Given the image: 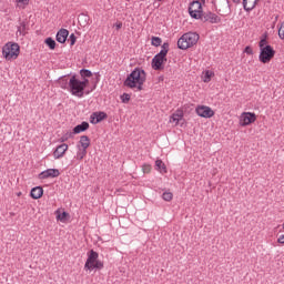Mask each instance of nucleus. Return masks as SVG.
I'll return each instance as SVG.
<instances>
[{
  "instance_id": "f257e3e1",
  "label": "nucleus",
  "mask_w": 284,
  "mask_h": 284,
  "mask_svg": "<svg viewBox=\"0 0 284 284\" xmlns=\"http://www.w3.org/2000/svg\"><path fill=\"white\" fill-rule=\"evenodd\" d=\"M146 74L143 69L135 68L125 79L124 85L131 90L141 92L143 90V83H145Z\"/></svg>"
},
{
  "instance_id": "f03ea898",
  "label": "nucleus",
  "mask_w": 284,
  "mask_h": 284,
  "mask_svg": "<svg viewBox=\"0 0 284 284\" xmlns=\"http://www.w3.org/2000/svg\"><path fill=\"white\" fill-rule=\"evenodd\" d=\"M168 52H170V43L164 42L161 47V51L154 55L152 60L153 70L163 69V63L168 61Z\"/></svg>"
},
{
  "instance_id": "7ed1b4c3",
  "label": "nucleus",
  "mask_w": 284,
  "mask_h": 284,
  "mask_svg": "<svg viewBox=\"0 0 284 284\" xmlns=\"http://www.w3.org/2000/svg\"><path fill=\"white\" fill-rule=\"evenodd\" d=\"M199 39L200 37L196 32L184 33L178 40V48L180 50H187V48H192V45H196V43H199Z\"/></svg>"
},
{
  "instance_id": "20e7f679",
  "label": "nucleus",
  "mask_w": 284,
  "mask_h": 284,
  "mask_svg": "<svg viewBox=\"0 0 284 284\" xmlns=\"http://www.w3.org/2000/svg\"><path fill=\"white\" fill-rule=\"evenodd\" d=\"M20 47L18 43L8 42L2 48V54L7 61H14L19 57Z\"/></svg>"
},
{
  "instance_id": "39448f33",
  "label": "nucleus",
  "mask_w": 284,
  "mask_h": 284,
  "mask_svg": "<svg viewBox=\"0 0 284 284\" xmlns=\"http://www.w3.org/2000/svg\"><path fill=\"white\" fill-rule=\"evenodd\" d=\"M84 90L81 80L77 79V75H72L69 80V92L78 99H83Z\"/></svg>"
},
{
  "instance_id": "423d86ee",
  "label": "nucleus",
  "mask_w": 284,
  "mask_h": 284,
  "mask_svg": "<svg viewBox=\"0 0 284 284\" xmlns=\"http://www.w3.org/2000/svg\"><path fill=\"white\" fill-rule=\"evenodd\" d=\"M260 50V61L262 63H270L272 59H274V55L276 54V51H274L272 45H266L265 48H262Z\"/></svg>"
},
{
  "instance_id": "0eeeda50",
  "label": "nucleus",
  "mask_w": 284,
  "mask_h": 284,
  "mask_svg": "<svg viewBox=\"0 0 284 284\" xmlns=\"http://www.w3.org/2000/svg\"><path fill=\"white\" fill-rule=\"evenodd\" d=\"M189 14L192 19H201L203 17V4L200 1H193L189 7Z\"/></svg>"
},
{
  "instance_id": "6e6552de",
  "label": "nucleus",
  "mask_w": 284,
  "mask_h": 284,
  "mask_svg": "<svg viewBox=\"0 0 284 284\" xmlns=\"http://www.w3.org/2000/svg\"><path fill=\"white\" fill-rule=\"evenodd\" d=\"M197 116H202V119H212L214 116V111L210 106L200 105L195 109Z\"/></svg>"
},
{
  "instance_id": "1a4fd4ad",
  "label": "nucleus",
  "mask_w": 284,
  "mask_h": 284,
  "mask_svg": "<svg viewBox=\"0 0 284 284\" xmlns=\"http://www.w3.org/2000/svg\"><path fill=\"white\" fill-rule=\"evenodd\" d=\"M254 121H256V114L252 112H244L240 116V125L243 128H245V125H251Z\"/></svg>"
},
{
  "instance_id": "9d476101",
  "label": "nucleus",
  "mask_w": 284,
  "mask_h": 284,
  "mask_svg": "<svg viewBox=\"0 0 284 284\" xmlns=\"http://www.w3.org/2000/svg\"><path fill=\"white\" fill-rule=\"evenodd\" d=\"M99 260V253L94 252V250H91L88 254L87 262L84 264V270H94V262Z\"/></svg>"
},
{
  "instance_id": "9b49d317",
  "label": "nucleus",
  "mask_w": 284,
  "mask_h": 284,
  "mask_svg": "<svg viewBox=\"0 0 284 284\" xmlns=\"http://www.w3.org/2000/svg\"><path fill=\"white\" fill-rule=\"evenodd\" d=\"M60 174L58 169H48L39 174V179H57Z\"/></svg>"
},
{
  "instance_id": "f8f14e48",
  "label": "nucleus",
  "mask_w": 284,
  "mask_h": 284,
  "mask_svg": "<svg viewBox=\"0 0 284 284\" xmlns=\"http://www.w3.org/2000/svg\"><path fill=\"white\" fill-rule=\"evenodd\" d=\"M200 19H202V21H209V23H219V21H221L219 16H216V13H212V12L202 14V17Z\"/></svg>"
},
{
  "instance_id": "ddd939ff",
  "label": "nucleus",
  "mask_w": 284,
  "mask_h": 284,
  "mask_svg": "<svg viewBox=\"0 0 284 284\" xmlns=\"http://www.w3.org/2000/svg\"><path fill=\"white\" fill-rule=\"evenodd\" d=\"M105 116H108L105 112H94L91 114L90 121L93 125H97V123H101Z\"/></svg>"
},
{
  "instance_id": "4468645a",
  "label": "nucleus",
  "mask_w": 284,
  "mask_h": 284,
  "mask_svg": "<svg viewBox=\"0 0 284 284\" xmlns=\"http://www.w3.org/2000/svg\"><path fill=\"white\" fill-rule=\"evenodd\" d=\"M69 34L70 31H68V29H60L55 36L58 43H65V41H68Z\"/></svg>"
},
{
  "instance_id": "2eb2a0df",
  "label": "nucleus",
  "mask_w": 284,
  "mask_h": 284,
  "mask_svg": "<svg viewBox=\"0 0 284 284\" xmlns=\"http://www.w3.org/2000/svg\"><path fill=\"white\" fill-rule=\"evenodd\" d=\"M68 152V144L63 143L57 146V149L53 152L54 159H62V156Z\"/></svg>"
},
{
  "instance_id": "dca6fc26",
  "label": "nucleus",
  "mask_w": 284,
  "mask_h": 284,
  "mask_svg": "<svg viewBox=\"0 0 284 284\" xmlns=\"http://www.w3.org/2000/svg\"><path fill=\"white\" fill-rule=\"evenodd\" d=\"M256 3H258V0H243V8L246 12H250L256 8Z\"/></svg>"
},
{
  "instance_id": "f3484780",
  "label": "nucleus",
  "mask_w": 284,
  "mask_h": 284,
  "mask_svg": "<svg viewBox=\"0 0 284 284\" xmlns=\"http://www.w3.org/2000/svg\"><path fill=\"white\" fill-rule=\"evenodd\" d=\"M180 121H183V111H178L170 118V123H174V125H179Z\"/></svg>"
},
{
  "instance_id": "a211bd4d",
  "label": "nucleus",
  "mask_w": 284,
  "mask_h": 284,
  "mask_svg": "<svg viewBox=\"0 0 284 284\" xmlns=\"http://www.w3.org/2000/svg\"><path fill=\"white\" fill-rule=\"evenodd\" d=\"M77 154H75V159L77 161H83V159H85V155L88 154V149H81V145H77Z\"/></svg>"
},
{
  "instance_id": "6ab92c4d",
  "label": "nucleus",
  "mask_w": 284,
  "mask_h": 284,
  "mask_svg": "<svg viewBox=\"0 0 284 284\" xmlns=\"http://www.w3.org/2000/svg\"><path fill=\"white\" fill-rule=\"evenodd\" d=\"M88 128H90V123H88V122H82L81 124H78V125L73 129V134H81V132H85V130H88Z\"/></svg>"
},
{
  "instance_id": "aec40b11",
  "label": "nucleus",
  "mask_w": 284,
  "mask_h": 284,
  "mask_svg": "<svg viewBox=\"0 0 284 284\" xmlns=\"http://www.w3.org/2000/svg\"><path fill=\"white\" fill-rule=\"evenodd\" d=\"M31 199H41L43 196V189L41 186H36L31 190Z\"/></svg>"
},
{
  "instance_id": "412c9836",
  "label": "nucleus",
  "mask_w": 284,
  "mask_h": 284,
  "mask_svg": "<svg viewBox=\"0 0 284 284\" xmlns=\"http://www.w3.org/2000/svg\"><path fill=\"white\" fill-rule=\"evenodd\" d=\"M80 148L82 150H88V148H90V138H88L87 135H82L80 138Z\"/></svg>"
},
{
  "instance_id": "4be33fe9",
  "label": "nucleus",
  "mask_w": 284,
  "mask_h": 284,
  "mask_svg": "<svg viewBox=\"0 0 284 284\" xmlns=\"http://www.w3.org/2000/svg\"><path fill=\"white\" fill-rule=\"evenodd\" d=\"M155 168L156 170H159L161 174H165V172H168V169L165 168V163H163V161L161 160L155 161Z\"/></svg>"
},
{
  "instance_id": "5701e85b",
  "label": "nucleus",
  "mask_w": 284,
  "mask_h": 284,
  "mask_svg": "<svg viewBox=\"0 0 284 284\" xmlns=\"http://www.w3.org/2000/svg\"><path fill=\"white\" fill-rule=\"evenodd\" d=\"M55 214H57L58 221H61V223H65V221H68V216H70V214H68V212L61 213L60 211H57Z\"/></svg>"
},
{
  "instance_id": "b1692460",
  "label": "nucleus",
  "mask_w": 284,
  "mask_h": 284,
  "mask_svg": "<svg viewBox=\"0 0 284 284\" xmlns=\"http://www.w3.org/2000/svg\"><path fill=\"white\" fill-rule=\"evenodd\" d=\"M17 8H20L21 10H26V7L29 6L30 0H16Z\"/></svg>"
},
{
  "instance_id": "393cba45",
  "label": "nucleus",
  "mask_w": 284,
  "mask_h": 284,
  "mask_svg": "<svg viewBox=\"0 0 284 284\" xmlns=\"http://www.w3.org/2000/svg\"><path fill=\"white\" fill-rule=\"evenodd\" d=\"M17 34L20 37H26V22H20L18 27Z\"/></svg>"
},
{
  "instance_id": "a878e982",
  "label": "nucleus",
  "mask_w": 284,
  "mask_h": 284,
  "mask_svg": "<svg viewBox=\"0 0 284 284\" xmlns=\"http://www.w3.org/2000/svg\"><path fill=\"white\" fill-rule=\"evenodd\" d=\"M44 43H47V45L50 48V50H54V48H57V41H54V39H52V38H47L44 40Z\"/></svg>"
},
{
  "instance_id": "bb28decb",
  "label": "nucleus",
  "mask_w": 284,
  "mask_h": 284,
  "mask_svg": "<svg viewBox=\"0 0 284 284\" xmlns=\"http://www.w3.org/2000/svg\"><path fill=\"white\" fill-rule=\"evenodd\" d=\"M212 77H214V73L212 71H205L202 79L204 83H210V81H212Z\"/></svg>"
},
{
  "instance_id": "cd10ccee",
  "label": "nucleus",
  "mask_w": 284,
  "mask_h": 284,
  "mask_svg": "<svg viewBox=\"0 0 284 284\" xmlns=\"http://www.w3.org/2000/svg\"><path fill=\"white\" fill-rule=\"evenodd\" d=\"M161 43H163V40H161V38H159V37L151 38V44L154 45L155 48H159V45H161Z\"/></svg>"
},
{
  "instance_id": "c85d7f7f",
  "label": "nucleus",
  "mask_w": 284,
  "mask_h": 284,
  "mask_svg": "<svg viewBox=\"0 0 284 284\" xmlns=\"http://www.w3.org/2000/svg\"><path fill=\"white\" fill-rule=\"evenodd\" d=\"M80 77H82V79H88V78L92 77V71H90L88 69H82V70H80Z\"/></svg>"
},
{
  "instance_id": "c756f323",
  "label": "nucleus",
  "mask_w": 284,
  "mask_h": 284,
  "mask_svg": "<svg viewBox=\"0 0 284 284\" xmlns=\"http://www.w3.org/2000/svg\"><path fill=\"white\" fill-rule=\"evenodd\" d=\"M173 197H174V195L172 194V192H164L162 194L163 201H172Z\"/></svg>"
},
{
  "instance_id": "7c9ffc66",
  "label": "nucleus",
  "mask_w": 284,
  "mask_h": 284,
  "mask_svg": "<svg viewBox=\"0 0 284 284\" xmlns=\"http://www.w3.org/2000/svg\"><path fill=\"white\" fill-rule=\"evenodd\" d=\"M59 83H60V88H62V90H68L69 91L70 82H67L64 79H61L59 81Z\"/></svg>"
},
{
  "instance_id": "2f4dec72",
  "label": "nucleus",
  "mask_w": 284,
  "mask_h": 284,
  "mask_svg": "<svg viewBox=\"0 0 284 284\" xmlns=\"http://www.w3.org/2000/svg\"><path fill=\"white\" fill-rule=\"evenodd\" d=\"M130 99H131V97H130L129 93H123V94L121 95V101H122V103H129V102H130Z\"/></svg>"
},
{
  "instance_id": "473e14b6",
  "label": "nucleus",
  "mask_w": 284,
  "mask_h": 284,
  "mask_svg": "<svg viewBox=\"0 0 284 284\" xmlns=\"http://www.w3.org/2000/svg\"><path fill=\"white\" fill-rule=\"evenodd\" d=\"M93 270H103V262L101 261H95L93 264Z\"/></svg>"
},
{
  "instance_id": "72a5a7b5",
  "label": "nucleus",
  "mask_w": 284,
  "mask_h": 284,
  "mask_svg": "<svg viewBox=\"0 0 284 284\" xmlns=\"http://www.w3.org/2000/svg\"><path fill=\"white\" fill-rule=\"evenodd\" d=\"M278 37L280 39H284V21L281 23L280 28H278Z\"/></svg>"
},
{
  "instance_id": "f704fd0d",
  "label": "nucleus",
  "mask_w": 284,
  "mask_h": 284,
  "mask_svg": "<svg viewBox=\"0 0 284 284\" xmlns=\"http://www.w3.org/2000/svg\"><path fill=\"white\" fill-rule=\"evenodd\" d=\"M70 45H74L77 43V36H74V33H72L69 39H68Z\"/></svg>"
},
{
  "instance_id": "c9c22d12",
  "label": "nucleus",
  "mask_w": 284,
  "mask_h": 284,
  "mask_svg": "<svg viewBox=\"0 0 284 284\" xmlns=\"http://www.w3.org/2000/svg\"><path fill=\"white\" fill-rule=\"evenodd\" d=\"M152 170V166L148 165V164H144L142 166V171L144 174H150V171Z\"/></svg>"
},
{
  "instance_id": "e433bc0d",
  "label": "nucleus",
  "mask_w": 284,
  "mask_h": 284,
  "mask_svg": "<svg viewBox=\"0 0 284 284\" xmlns=\"http://www.w3.org/2000/svg\"><path fill=\"white\" fill-rule=\"evenodd\" d=\"M263 48H267V39L266 38H263L260 41V50L263 49Z\"/></svg>"
},
{
  "instance_id": "4c0bfd02",
  "label": "nucleus",
  "mask_w": 284,
  "mask_h": 284,
  "mask_svg": "<svg viewBox=\"0 0 284 284\" xmlns=\"http://www.w3.org/2000/svg\"><path fill=\"white\" fill-rule=\"evenodd\" d=\"M70 138H72V132L67 133L65 135H63V136L61 138V141H62V142L68 141V139H70Z\"/></svg>"
},
{
  "instance_id": "58836bf2",
  "label": "nucleus",
  "mask_w": 284,
  "mask_h": 284,
  "mask_svg": "<svg viewBox=\"0 0 284 284\" xmlns=\"http://www.w3.org/2000/svg\"><path fill=\"white\" fill-rule=\"evenodd\" d=\"M81 83H82V88L85 90V88H88V83H90V81L84 78V79L81 81Z\"/></svg>"
},
{
  "instance_id": "ea45409f",
  "label": "nucleus",
  "mask_w": 284,
  "mask_h": 284,
  "mask_svg": "<svg viewBox=\"0 0 284 284\" xmlns=\"http://www.w3.org/2000/svg\"><path fill=\"white\" fill-rule=\"evenodd\" d=\"M114 27H115L116 30H121V28H123V23L116 22V23L114 24Z\"/></svg>"
},
{
  "instance_id": "a19ab883",
  "label": "nucleus",
  "mask_w": 284,
  "mask_h": 284,
  "mask_svg": "<svg viewBox=\"0 0 284 284\" xmlns=\"http://www.w3.org/2000/svg\"><path fill=\"white\" fill-rule=\"evenodd\" d=\"M277 243H281V245H284V235H281V236L277 239Z\"/></svg>"
},
{
  "instance_id": "79ce46f5",
  "label": "nucleus",
  "mask_w": 284,
  "mask_h": 284,
  "mask_svg": "<svg viewBox=\"0 0 284 284\" xmlns=\"http://www.w3.org/2000/svg\"><path fill=\"white\" fill-rule=\"evenodd\" d=\"M245 52H246L247 54H252V49H251L250 47H246V48H245Z\"/></svg>"
},
{
  "instance_id": "37998d69",
  "label": "nucleus",
  "mask_w": 284,
  "mask_h": 284,
  "mask_svg": "<svg viewBox=\"0 0 284 284\" xmlns=\"http://www.w3.org/2000/svg\"><path fill=\"white\" fill-rule=\"evenodd\" d=\"M79 19H88V17L82 14V16L79 17Z\"/></svg>"
},
{
  "instance_id": "c03bdc74",
  "label": "nucleus",
  "mask_w": 284,
  "mask_h": 284,
  "mask_svg": "<svg viewBox=\"0 0 284 284\" xmlns=\"http://www.w3.org/2000/svg\"><path fill=\"white\" fill-rule=\"evenodd\" d=\"M233 2H234V3H240V2H241V0H233Z\"/></svg>"
}]
</instances>
